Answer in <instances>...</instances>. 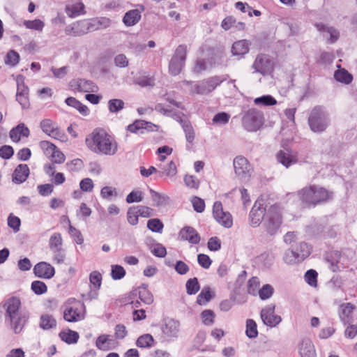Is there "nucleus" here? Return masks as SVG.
Instances as JSON below:
<instances>
[{"instance_id": "nucleus-30", "label": "nucleus", "mask_w": 357, "mask_h": 357, "mask_svg": "<svg viewBox=\"0 0 357 357\" xmlns=\"http://www.w3.org/2000/svg\"><path fill=\"white\" fill-rule=\"evenodd\" d=\"M315 26L319 31L330 36V42L331 43H335L338 39L339 31L335 28L332 26H327L323 23H316Z\"/></svg>"}, {"instance_id": "nucleus-24", "label": "nucleus", "mask_w": 357, "mask_h": 357, "mask_svg": "<svg viewBox=\"0 0 357 357\" xmlns=\"http://www.w3.org/2000/svg\"><path fill=\"white\" fill-rule=\"evenodd\" d=\"M29 175V168L27 165L20 164L15 169L13 174V181L15 183L24 182Z\"/></svg>"}, {"instance_id": "nucleus-10", "label": "nucleus", "mask_w": 357, "mask_h": 357, "mask_svg": "<svg viewBox=\"0 0 357 357\" xmlns=\"http://www.w3.org/2000/svg\"><path fill=\"white\" fill-rule=\"evenodd\" d=\"M275 305L269 304L262 308L261 311V319L263 323L271 328L275 327L282 321L280 316L275 314Z\"/></svg>"}, {"instance_id": "nucleus-28", "label": "nucleus", "mask_w": 357, "mask_h": 357, "mask_svg": "<svg viewBox=\"0 0 357 357\" xmlns=\"http://www.w3.org/2000/svg\"><path fill=\"white\" fill-rule=\"evenodd\" d=\"M245 24L243 22H237L233 16L226 17L221 23V27L225 30L234 29L236 31H241L244 29Z\"/></svg>"}, {"instance_id": "nucleus-60", "label": "nucleus", "mask_w": 357, "mask_h": 357, "mask_svg": "<svg viewBox=\"0 0 357 357\" xmlns=\"http://www.w3.org/2000/svg\"><path fill=\"white\" fill-rule=\"evenodd\" d=\"M20 60V55L17 52L10 50L6 54L5 59V63L8 65H10L12 66H15L18 63Z\"/></svg>"}, {"instance_id": "nucleus-48", "label": "nucleus", "mask_w": 357, "mask_h": 357, "mask_svg": "<svg viewBox=\"0 0 357 357\" xmlns=\"http://www.w3.org/2000/svg\"><path fill=\"white\" fill-rule=\"evenodd\" d=\"M215 314L211 310H205L201 313L202 323L206 326H211L215 322Z\"/></svg>"}, {"instance_id": "nucleus-61", "label": "nucleus", "mask_w": 357, "mask_h": 357, "mask_svg": "<svg viewBox=\"0 0 357 357\" xmlns=\"http://www.w3.org/2000/svg\"><path fill=\"white\" fill-rule=\"evenodd\" d=\"M143 192L140 190H133L126 197V202L128 204L139 202L143 199Z\"/></svg>"}, {"instance_id": "nucleus-13", "label": "nucleus", "mask_w": 357, "mask_h": 357, "mask_svg": "<svg viewBox=\"0 0 357 357\" xmlns=\"http://www.w3.org/2000/svg\"><path fill=\"white\" fill-rule=\"evenodd\" d=\"M213 214L215 219L225 227L230 228L233 225L231 215L229 212L224 211L221 202L214 203Z\"/></svg>"}, {"instance_id": "nucleus-52", "label": "nucleus", "mask_w": 357, "mask_h": 357, "mask_svg": "<svg viewBox=\"0 0 357 357\" xmlns=\"http://www.w3.org/2000/svg\"><path fill=\"white\" fill-rule=\"evenodd\" d=\"M317 273L313 269L308 270L305 274V282L311 287H316L317 284Z\"/></svg>"}, {"instance_id": "nucleus-8", "label": "nucleus", "mask_w": 357, "mask_h": 357, "mask_svg": "<svg viewBox=\"0 0 357 357\" xmlns=\"http://www.w3.org/2000/svg\"><path fill=\"white\" fill-rule=\"evenodd\" d=\"M39 147L53 164H62L65 162L66 156L63 153L50 142L41 141Z\"/></svg>"}, {"instance_id": "nucleus-47", "label": "nucleus", "mask_w": 357, "mask_h": 357, "mask_svg": "<svg viewBox=\"0 0 357 357\" xmlns=\"http://www.w3.org/2000/svg\"><path fill=\"white\" fill-rule=\"evenodd\" d=\"M147 227L153 232L162 233L164 225L158 218H153L148 220Z\"/></svg>"}, {"instance_id": "nucleus-16", "label": "nucleus", "mask_w": 357, "mask_h": 357, "mask_svg": "<svg viewBox=\"0 0 357 357\" xmlns=\"http://www.w3.org/2000/svg\"><path fill=\"white\" fill-rule=\"evenodd\" d=\"M30 135V130L22 123L13 128L9 132V137L14 143H20L26 139Z\"/></svg>"}, {"instance_id": "nucleus-19", "label": "nucleus", "mask_w": 357, "mask_h": 357, "mask_svg": "<svg viewBox=\"0 0 357 357\" xmlns=\"http://www.w3.org/2000/svg\"><path fill=\"white\" fill-rule=\"evenodd\" d=\"M278 162L288 168L298 162L297 153L289 150H280L276 155Z\"/></svg>"}, {"instance_id": "nucleus-26", "label": "nucleus", "mask_w": 357, "mask_h": 357, "mask_svg": "<svg viewBox=\"0 0 357 357\" xmlns=\"http://www.w3.org/2000/svg\"><path fill=\"white\" fill-rule=\"evenodd\" d=\"M310 247L306 243L302 242L289 253L294 257L295 260L301 261L310 255Z\"/></svg>"}, {"instance_id": "nucleus-53", "label": "nucleus", "mask_w": 357, "mask_h": 357, "mask_svg": "<svg viewBox=\"0 0 357 357\" xmlns=\"http://www.w3.org/2000/svg\"><path fill=\"white\" fill-rule=\"evenodd\" d=\"M258 335L257 326L252 319H247V337H256Z\"/></svg>"}, {"instance_id": "nucleus-55", "label": "nucleus", "mask_w": 357, "mask_h": 357, "mask_svg": "<svg viewBox=\"0 0 357 357\" xmlns=\"http://www.w3.org/2000/svg\"><path fill=\"white\" fill-rule=\"evenodd\" d=\"M126 275L124 268L119 265H112L111 270V275L114 280H121Z\"/></svg>"}, {"instance_id": "nucleus-38", "label": "nucleus", "mask_w": 357, "mask_h": 357, "mask_svg": "<svg viewBox=\"0 0 357 357\" xmlns=\"http://www.w3.org/2000/svg\"><path fill=\"white\" fill-rule=\"evenodd\" d=\"M22 24L28 29L36 31L38 32H42L45 27L44 22L40 19H35L33 20H24L22 22Z\"/></svg>"}, {"instance_id": "nucleus-40", "label": "nucleus", "mask_w": 357, "mask_h": 357, "mask_svg": "<svg viewBox=\"0 0 357 357\" xmlns=\"http://www.w3.org/2000/svg\"><path fill=\"white\" fill-rule=\"evenodd\" d=\"M254 103L258 106L269 107L275 105L278 102L275 98L271 95H264L254 99Z\"/></svg>"}, {"instance_id": "nucleus-6", "label": "nucleus", "mask_w": 357, "mask_h": 357, "mask_svg": "<svg viewBox=\"0 0 357 357\" xmlns=\"http://www.w3.org/2000/svg\"><path fill=\"white\" fill-rule=\"evenodd\" d=\"M282 224L281 209L278 205L271 206L266 215L264 225L266 231L271 234H275Z\"/></svg>"}, {"instance_id": "nucleus-22", "label": "nucleus", "mask_w": 357, "mask_h": 357, "mask_svg": "<svg viewBox=\"0 0 357 357\" xmlns=\"http://www.w3.org/2000/svg\"><path fill=\"white\" fill-rule=\"evenodd\" d=\"M35 275L38 278L50 279L54 275V268L50 264L40 262L33 268Z\"/></svg>"}, {"instance_id": "nucleus-37", "label": "nucleus", "mask_w": 357, "mask_h": 357, "mask_svg": "<svg viewBox=\"0 0 357 357\" xmlns=\"http://www.w3.org/2000/svg\"><path fill=\"white\" fill-rule=\"evenodd\" d=\"M273 261L272 256L268 252H264L254 259L255 266L258 267H268Z\"/></svg>"}, {"instance_id": "nucleus-1", "label": "nucleus", "mask_w": 357, "mask_h": 357, "mask_svg": "<svg viewBox=\"0 0 357 357\" xmlns=\"http://www.w3.org/2000/svg\"><path fill=\"white\" fill-rule=\"evenodd\" d=\"M85 144L92 153L98 155H114L119 151L115 137L101 128H95L85 138Z\"/></svg>"}, {"instance_id": "nucleus-44", "label": "nucleus", "mask_w": 357, "mask_h": 357, "mask_svg": "<svg viewBox=\"0 0 357 357\" xmlns=\"http://www.w3.org/2000/svg\"><path fill=\"white\" fill-rule=\"evenodd\" d=\"M63 239L60 233H54L50 238L49 246L51 250L61 248Z\"/></svg>"}, {"instance_id": "nucleus-64", "label": "nucleus", "mask_w": 357, "mask_h": 357, "mask_svg": "<svg viewBox=\"0 0 357 357\" xmlns=\"http://www.w3.org/2000/svg\"><path fill=\"white\" fill-rule=\"evenodd\" d=\"M100 195L103 199H110L117 196V191L115 188L105 186L100 190Z\"/></svg>"}, {"instance_id": "nucleus-11", "label": "nucleus", "mask_w": 357, "mask_h": 357, "mask_svg": "<svg viewBox=\"0 0 357 357\" xmlns=\"http://www.w3.org/2000/svg\"><path fill=\"white\" fill-rule=\"evenodd\" d=\"M264 123L262 112L251 108L247 111V131L255 132L258 130Z\"/></svg>"}, {"instance_id": "nucleus-36", "label": "nucleus", "mask_w": 357, "mask_h": 357, "mask_svg": "<svg viewBox=\"0 0 357 357\" xmlns=\"http://www.w3.org/2000/svg\"><path fill=\"white\" fill-rule=\"evenodd\" d=\"M335 79L341 83L345 84H350L353 80V76L344 68H340L335 72Z\"/></svg>"}, {"instance_id": "nucleus-15", "label": "nucleus", "mask_w": 357, "mask_h": 357, "mask_svg": "<svg viewBox=\"0 0 357 357\" xmlns=\"http://www.w3.org/2000/svg\"><path fill=\"white\" fill-rule=\"evenodd\" d=\"M253 68L264 75H268L273 70V61L267 55H259L255 59Z\"/></svg>"}, {"instance_id": "nucleus-29", "label": "nucleus", "mask_w": 357, "mask_h": 357, "mask_svg": "<svg viewBox=\"0 0 357 357\" xmlns=\"http://www.w3.org/2000/svg\"><path fill=\"white\" fill-rule=\"evenodd\" d=\"M301 357H315V349L313 343L308 339L303 340L299 347Z\"/></svg>"}, {"instance_id": "nucleus-2", "label": "nucleus", "mask_w": 357, "mask_h": 357, "mask_svg": "<svg viewBox=\"0 0 357 357\" xmlns=\"http://www.w3.org/2000/svg\"><path fill=\"white\" fill-rule=\"evenodd\" d=\"M333 193L326 188L316 185L303 188L298 192V196L304 204L315 206L333 198Z\"/></svg>"}, {"instance_id": "nucleus-56", "label": "nucleus", "mask_w": 357, "mask_h": 357, "mask_svg": "<svg viewBox=\"0 0 357 357\" xmlns=\"http://www.w3.org/2000/svg\"><path fill=\"white\" fill-rule=\"evenodd\" d=\"M232 53L234 55L243 56L245 53V41L239 40L234 43L232 46Z\"/></svg>"}, {"instance_id": "nucleus-14", "label": "nucleus", "mask_w": 357, "mask_h": 357, "mask_svg": "<svg viewBox=\"0 0 357 357\" xmlns=\"http://www.w3.org/2000/svg\"><path fill=\"white\" fill-rule=\"evenodd\" d=\"M16 81V100L23 108H27L29 106V88L24 84V78L23 76H17Z\"/></svg>"}, {"instance_id": "nucleus-21", "label": "nucleus", "mask_w": 357, "mask_h": 357, "mask_svg": "<svg viewBox=\"0 0 357 357\" xmlns=\"http://www.w3.org/2000/svg\"><path fill=\"white\" fill-rule=\"evenodd\" d=\"M265 208L260 201H257L250 213V223L252 226H259L264 217Z\"/></svg>"}, {"instance_id": "nucleus-20", "label": "nucleus", "mask_w": 357, "mask_h": 357, "mask_svg": "<svg viewBox=\"0 0 357 357\" xmlns=\"http://www.w3.org/2000/svg\"><path fill=\"white\" fill-rule=\"evenodd\" d=\"M178 236L182 241H187L192 244H198L201 237L197 230L192 227L185 226L181 229Z\"/></svg>"}, {"instance_id": "nucleus-32", "label": "nucleus", "mask_w": 357, "mask_h": 357, "mask_svg": "<svg viewBox=\"0 0 357 357\" xmlns=\"http://www.w3.org/2000/svg\"><path fill=\"white\" fill-rule=\"evenodd\" d=\"M39 326L43 330L54 328L56 326V320L52 314H43L40 317Z\"/></svg>"}, {"instance_id": "nucleus-51", "label": "nucleus", "mask_w": 357, "mask_h": 357, "mask_svg": "<svg viewBox=\"0 0 357 357\" xmlns=\"http://www.w3.org/2000/svg\"><path fill=\"white\" fill-rule=\"evenodd\" d=\"M124 107V102L120 99H112L108 102V108L110 112L115 113L121 110Z\"/></svg>"}, {"instance_id": "nucleus-57", "label": "nucleus", "mask_w": 357, "mask_h": 357, "mask_svg": "<svg viewBox=\"0 0 357 357\" xmlns=\"http://www.w3.org/2000/svg\"><path fill=\"white\" fill-rule=\"evenodd\" d=\"M260 281L257 277H252L248 281V291L254 296L257 295V290L259 289Z\"/></svg>"}, {"instance_id": "nucleus-62", "label": "nucleus", "mask_w": 357, "mask_h": 357, "mask_svg": "<svg viewBox=\"0 0 357 357\" xmlns=\"http://www.w3.org/2000/svg\"><path fill=\"white\" fill-rule=\"evenodd\" d=\"M79 188L82 191L90 192L93 191L94 183L91 178H85L80 181Z\"/></svg>"}, {"instance_id": "nucleus-35", "label": "nucleus", "mask_w": 357, "mask_h": 357, "mask_svg": "<svg viewBox=\"0 0 357 357\" xmlns=\"http://www.w3.org/2000/svg\"><path fill=\"white\" fill-rule=\"evenodd\" d=\"M141 19L140 12L135 9L127 12L123 17V22L126 26H133Z\"/></svg>"}, {"instance_id": "nucleus-46", "label": "nucleus", "mask_w": 357, "mask_h": 357, "mask_svg": "<svg viewBox=\"0 0 357 357\" xmlns=\"http://www.w3.org/2000/svg\"><path fill=\"white\" fill-rule=\"evenodd\" d=\"M273 287L271 284H266L257 290V294L259 295L261 300L264 301L270 298L273 296Z\"/></svg>"}, {"instance_id": "nucleus-39", "label": "nucleus", "mask_w": 357, "mask_h": 357, "mask_svg": "<svg viewBox=\"0 0 357 357\" xmlns=\"http://www.w3.org/2000/svg\"><path fill=\"white\" fill-rule=\"evenodd\" d=\"M235 173L238 176L243 177L245 173V158L237 156L234 160Z\"/></svg>"}, {"instance_id": "nucleus-34", "label": "nucleus", "mask_w": 357, "mask_h": 357, "mask_svg": "<svg viewBox=\"0 0 357 357\" xmlns=\"http://www.w3.org/2000/svg\"><path fill=\"white\" fill-rule=\"evenodd\" d=\"M59 337L63 341L70 344L77 343L79 335L77 332L68 329L60 332Z\"/></svg>"}, {"instance_id": "nucleus-43", "label": "nucleus", "mask_w": 357, "mask_h": 357, "mask_svg": "<svg viewBox=\"0 0 357 357\" xmlns=\"http://www.w3.org/2000/svg\"><path fill=\"white\" fill-rule=\"evenodd\" d=\"M154 343L155 341L152 335L144 334L138 337L136 344L141 348H149L153 346Z\"/></svg>"}, {"instance_id": "nucleus-42", "label": "nucleus", "mask_w": 357, "mask_h": 357, "mask_svg": "<svg viewBox=\"0 0 357 357\" xmlns=\"http://www.w3.org/2000/svg\"><path fill=\"white\" fill-rule=\"evenodd\" d=\"M111 341L112 340L109 335H101L97 337L96 346L100 350L108 351L110 349Z\"/></svg>"}, {"instance_id": "nucleus-9", "label": "nucleus", "mask_w": 357, "mask_h": 357, "mask_svg": "<svg viewBox=\"0 0 357 357\" xmlns=\"http://www.w3.org/2000/svg\"><path fill=\"white\" fill-rule=\"evenodd\" d=\"M187 55V47L185 45H179L175 51V53L170 60L169 64V72L172 75H178L185 64Z\"/></svg>"}, {"instance_id": "nucleus-58", "label": "nucleus", "mask_w": 357, "mask_h": 357, "mask_svg": "<svg viewBox=\"0 0 357 357\" xmlns=\"http://www.w3.org/2000/svg\"><path fill=\"white\" fill-rule=\"evenodd\" d=\"M184 182L188 188L196 190L199 188L200 184L199 180L193 175H185Z\"/></svg>"}, {"instance_id": "nucleus-27", "label": "nucleus", "mask_w": 357, "mask_h": 357, "mask_svg": "<svg viewBox=\"0 0 357 357\" xmlns=\"http://www.w3.org/2000/svg\"><path fill=\"white\" fill-rule=\"evenodd\" d=\"M85 6L83 3L77 1L66 6L65 11L69 17H75L85 14Z\"/></svg>"}, {"instance_id": "nucleus-12", "label": "nucleus", "mask_w": 357, "mask_h": 357, "mask_svg": "<svg viewBox=\"0 0 357 357\" xmlns=\"http://www.w3.org/2000/svg\"><path fill=\"white\" fill-rule=\"evenodd\" d=\"M29 318V313L23 311L5 318L10 328L15 333H20L23 330Z\"/></svg>"}, {"instance_id": "nucleus-31", "label": "nucleus", "mask_w": 357, "mask_h": 357, "mask_svg": "<svg viewBox=\"0 0 357 357\" xmlns=\"http://www.w3.org/2000/svg\"><path fill=\"white\" fill-rule=\"evenodd\" d=\"M180 324L178 321L173 319L165 320L163 327V333L168 336H176L179 331Z\"/></svg>"}, {"instance_id": "nucleus-4", "label": "nucleus", "mask_w": 357, "mask_h": 357, "mask_svg": "<svg viewBox=\"0 0 357 357\" xmlns=\"http://www.w3.org/2000/svg\"><path fill=\"white\" fill-rule=\"evenodd\" d=\"M330 123V115L325 108L317 106L311 110L308 117V124L312 132L321 133L327 129Z\"/></svg>"}, {"instance_id": "nucleus-3", "label": "nucleus", "mask_w": 357, "mask_h": 357, "mask_svg": "<svg viewBox=\"0 0 357 357\" xmlns=\"http://www.w3.org/2000/svg\"><path fill=\"white\" fill-rule=\"evenodd\" d=\"M63 318L67 322H78L85 318L86 307L79 300L68 298L63 303Z\"/></svg>"}, {"instance_id": "nucleus-59", "label": "nucleus", "mask_w": 357, "mask_h": 357, "mask_svg": "<svg viewBox=\"0 0 357 357\" xmlns=\"http://www.w3.org/2000/svg\"><path fill=\"white\" fill-rule=\"evenodd\" d=\"M31 289L35 294L40 295L45 294L47 291V287L43 282L37 280L32 282Z\"/></svg>"}, {"instance_id": "nucleus-7", "label": "nucleus", "mask_w": 357, "mask_h": 357, "mask_svg": "<svg viewBox=\"0 0 357 357\" xmlns=\"http://www.w3.org/2000/svg\"><path fill=\"white\" fill-rule=\"evenodd\" d=\"M110 20L108 18H100L99 20H94L92 22L80 21L73 24V31L77 35H82L86 33L93 27L95 29H101L109 26Z\"/></svg>"}, {"instance_id": "nucleus-23", "label": "nucleus", "mask_w": 357, "mask_h": 357, "mask_svg": "<svg viewBox=\"0 0 357 357\" xmlns=\"http://www.w3.org/2000/svg\"><path fill=\"white\" fill-rule=\"evenodd\" d=\"M133 295L138 297L144 304L150 305L153 302V296L148 289V287L143 284L133 291Z\"/></svg>"}, {"instance_id": "nucleus-54", "label": "nucleus", "mask_w": 357, "mask_h": 357, "mask_svg": "<svg viewBox=\"0 0 357 357\" xmlns=\"http://www.w3.org/2000/svg\"><path fill=\"white\" fill-rule=\"evenodd\" d=\"M230 115L226 112H220L213 118V123L217 125H225L229 122Z\"/></svg>"}, {"instance_id": "nucleus-41", "label": "nucleus", "mask_w": 357, "mask_h": 357, "mask_svg": "<svg viewBox=\"0 0 357 357\" xmlns=\"http://www.w3.org/2000/svg\"><path fill=\"white\" fill-rule=\"evenodd\" d=\"M213 294L209 287H204L197 298V303L204 305L212 298Z\"/></svg>"}, {"instance_id": "nucleus-33", "label": "nucleus", "mask_w": 357, "mask_h": 357, "mask_svg": "<svg viewBox=\"0 0 357 357\" xmlns=\"http://www.w3.org/2000/svg\"><path fill=\"white\" fill-rule=\"evenodd\" d=\"M66 103L70 107L75 108L81 114L86 116L89 114V109L87 106L83 105L81 102L73 97H69L66 99Z\"/></svg>"}, {"instance_id": "nucleus-18", "label": "nucleus", "mask_w": 357, "mask_h": 357, "mask_svg": "<svg viewBox=\"0 0 357 357\" xmlns=\"http://www.w3.org/2000/svg\"><path fill=\"white\" fill-rule=\"evenodd\" d=\"M3 306L6 311L5 318L23 312L22 310L21 300L17 296H11L7 298L4 301Z\"/></svg>"}, {"instance_id": "nucleus-49", "label": "nucleus", "mask_w": 357, "mask_h": 357, "mask_svg": "<svg viewBox=\"0 0 357 357\" xmlns=\"http://www.w3.org/2000/svg\"><path fill=\"white\" fill-rule=\"evenodd\" d=\"M200 286L197 278L188 280L186 282L187 293L190 295L195 294L199 290Z\"/></svg>"}, {"instance_id": "nucleus-5", "label": "nucleus", "mask_w": 357, "mask_h": 357, "mask_svg": "<svg viewBox=\"0 0 357 357\" xmlns=\"http://www.w3.org/2000/svg\"><path fill=\"white\" fill-rule=\"evenodd\" d=\"M225 80L220 76L211 77L192 85L190 92L193 94L207 95L215 89Z\"/></svg>"}, {"instance_id": "nucleus-17", "label": "nucleus", "mask_w": 357, "mask_h": 357, "mask_svg": "<svg viewBox=\"0 0 357 357\" xmlns=\"http://www.w3.org/2000/svg\"><path fill=\"white\" fill-rule=\"evenodd\" d=\"M40 127L43 131L51 137L62 140L64 137L63 132L50 119L43 120L40 123Z\"/></svg>"}, {"instance_id": "nucleus-50", "label": "nucleus", "mask_w": 357, "mask_h": 357, "mask_svg": "<svg viewBox=\"0 0 357 357\" xmlns=\"http://www.w3.org/2000/svg\"><path fill=\"white\" fill-rule=\"evenodd\" d=\"M138 211L135 206L130 207L127 211V220L131 225H136L139 221Z\"/></svg>"}, {"instance_id": "nucleus-45", "label": "nucleus", "mask_w": 357, "mask_h": 357, "mask_svg": "<svg viewBox=\"0 0 357 357\" xmlns=\"http://www.w3.org/2000/svg\"><path fill=\"white\" fill-rule=\"evenodd\" d=\"M89 281L91 289L98 290L102 283V275L98 271H93L89 275Z\"/></svg>"}, {"instance_id": "nucleus-63", "label": "nucleus", "mask_w": 357, "mask_h": 357, "mask_svg": "<svg viewBox=\"0 0 357 357\" xmlns=\"http://www.w3.org/2000/svg\"><path fill=\"white\" fill-rule=\"evenodd\" d=\"M78 86H79V91H96L98 89L97 86H94L93 84V83L90 81H86V80H84V79H79L78 82Z\"/></svg>"}, {"instance_id": "nucleus-25", "label": "nucleus", "mask_w": 357, "mask_h": 357, "mask_svg": "<svg viewBox=\"0 0 357 357\" xmlns=\"http://www.w3.org/2000/svg\"><path fill=\"white\" fill-rule=\"evenodd\" d=\"M355 307L350 303H343L339 310V316L341 321L344 324H350L352 321V314Z\"/></svg>"}]
</instances>
